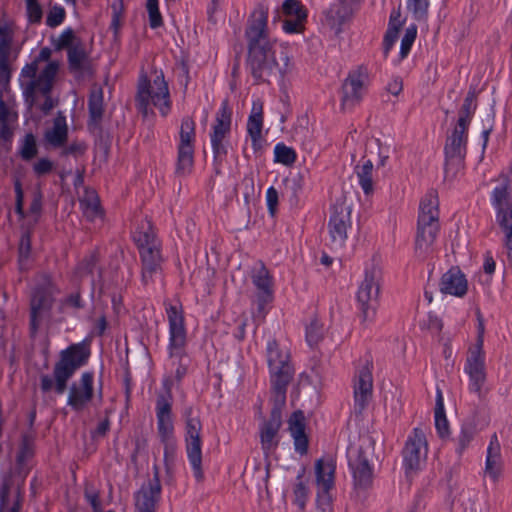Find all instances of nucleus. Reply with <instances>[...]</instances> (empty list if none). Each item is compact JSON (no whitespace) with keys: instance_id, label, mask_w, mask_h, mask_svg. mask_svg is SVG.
Masks as SVG:
<instances>
[{"instance_id":"1","label":"nucleus","mask_w":512,"mask_h":512,"mask_svg":"<svg viewBox=\"0 0 512 512\" xmlns=\"http://www.w3.org/2000/svg\"><path fill=\"white\" fill-rule=\"evenodd\" d=\"M267 12L259 9L254 12L253 20L246 29L248 40L247 65L257 83L270 82L271 78L285 73V67H281L276 61L273 46L267 38Z\"/></svg>"},{"instance_id":"2","label":"nucleus","mask_w":512,"mask_h":512,"mask_svg":"<svg viewBox=\"0 0 512 512\" xmlns=\"http://www.w3.org/2000/svg\"><path fill=\"white\" fill-rule=\"evenodd\" d=\"M90 348L84 342L71 344L60 352L59 360L55 363L53 377L48 374L40 376V389L43 393L50 392L53 388L59 395L67 389L69 379L76 370L84 366L90 357Z\"/></svg>"},{"instance_id":"3","label":"nucleus","mask_w":512,"mask_h":512,"mask_svg":"<svg viewBox=\"0 0 512 512\" xmlns=\"http://www.w3.org/2000/svg\"><path fill=\"white\" fill-rule=\"evenodd\" d=\"M439 201L435 190H430L421 200L415 237V255L425 260L433 250V244L440 230Z\"/></svg>"},{"instance_id":"4","label":"nucleus","mask_w":512,"mask_h":512,"mask_svg":"<svg viewBox=\"0 0 512 512\" xmlns=\"http://www.w3.org/2000/svg\"><path fill=\"white\" fill-rule=\"evenodd\" d=\"M141 260V282L144 286L154 283L163 273L164 259L161 245L150 222L142 224L133 234Z\"/></svg>"},{"instance_id":"5","label":"nucleus","mask_w":512,"mask_h":512,"mask_svg":"<svg viewBox=\"0 0 512 512\" xmlns=\"http://www.w3.org/2000/svg\"><path fill=\"white\" fill-rule=\"evenodd\" d=\"M135 102L137 109L144 117L148 116L150 105L158 108L163 117L169 114L171 110L170 93L162 72L156 75L153 81L146 74L140 75Z\"/></svg>"},{"instance_id":"6","label":"nucleus","mask_w":512,"mask_h":512,"mask_svg":"<svg viewBox=\"0 0 512 512\" xmlns=\"http://www.w3.org/2000/svg\"><path fill=\"white\" fill-rule=\"evenodd\" d=\"M267 364L270 373L272 395H278L280 402L286 398L287 388L294 377L290 355L283 351L275 339L269 340L266 347Z\"/></svg>"},{"instance_id":"7","label":"nucleus","mask_w":512,"mask_h":512,"mask_svg":"<svg viewBox=\"0 0 512 512\" xmlns=\"http://www.w3.org/2000/svg\"><path fill=\"white\" fill-rule=\"evenodd\" d=\"M166 313L169 323V355L171 358L179 359L175 377L181 381L186 375L188 367L185 352L187 336L182 306L169 304L166 306Z\"/></svg>"},{"instance_id":"8","label":"nucleus","mask_w":512,"mask_h":512,"mask_svg":"<svg viewBox=\"0 0 512 512\" xmlns=\"http://www.w3.org/2000/svg\"><path fill=\"white\" fill-rule=\"evenodd\" d=\"M492 205L496 209V221L505 234L508 259L512 263V197L510 180L503 176L498 180L491 194Z\"/></svg>"},{"instance_id":"9","label":"nucleus","mask_w":512,"mask_h":512,"mask_svg":"<svg viewBox=\"0 0 512 512\" xmlns=\"http://www.w3.org/2000/svg\"><path fill=\"white\" fill-rule=\"evenodd\" d=\"M185 417V444L188 460L192 466L193 474L197 482H202L204 473L202 469V423L192 407L184 411Z\"/></svg>"},{"instance_id":"10","label":"nucleus","mask_w":512,"mask_h":512,"mask_svg":"<svg viewBox=\"0 0 512 512\" xmlns=\"http://www.w3.org/2000/svg\"><path fill=\"white\" fill-rule=\"evenodd\" d=\"M381 271L376 266L366 269L356 299L362 323L374 319L379 304Z\"/></svg>"},{"instance_id":"11","label":"nucleus","mask_w":512,"mask_h":512,"mask_svg":"<svg viewBox=\"0 0 512 512\" xmlns=\"http://www.w3.org/2000/svg\"><path fill=\"white\" fill-rule=\"evenodd\" d=\"M231 123L232 112L228 106V102L223 101L216 113L215 122L210 134L214 171L217 175L221 174V166L227 156L228 149L226 139L231 132Z\"/></svg>"},{"instance_id":"12","label":"nucleus","mask_w":512,"mask_h":512,"mask_svg":"<svg viewBox=\"0 0 512 512\" xmlns=\"http://www.w3.org/2000/svg\"><path fill=\"white\" fill-rule=\"evenodd\" d=\"M351 206L345 200H337L331 207L327 224L332 249H341L348 239V230L352 228Z\"/></svg>"},{"instance_id":"13","label":"nucleus","mask_w":512,"mask_h":512,"mask_svg":"<svg viewBox=\"0 0 512 512\" xmlns=\"http://www.w3.org/2000/svg\"><path fill=\"white\" fill-rule=\"evenodd\" d=\"M468 128L455 126L451 134L447 135L444 145L445 176L450 173L454 176L463 166L467 154Z\"/></svg>"},{"instance_id":"14","label":"nucleus","mask_w":512,"mask_h":512,"mask_svg":"<svg viewBox=\"0 0 512 512\" xmlns=\"http://www.w3.org/2000/svg\"><path fill=\"white\" fill-rule=\"evenodd\" d=\"M180 143L177 151V163L175 174L179 177L187 176L191 173L194 163V141H195V122L186 116L182 119L180 127Z\"/></svg>"},{"instance_id":"15","label":"nucleus","mask_w":512,"mask_h":512,"mask_svg":"<svg viewBox=\"0 0 512 512\" xmlns=\"http://www.w3.org/2000/svg\"><path fill=\"white\" fill-rule=\"evenodd\" d=\"M54 305V297L50 290L45 287H37L33 290L30 298V319L29 333L35 338L42 322L50 318Z\"/></svg>"},{"instance_id":"16","label":"nucleus","mask_w":512,"mask_h":512,"mask_svg":"<svg viewBox=\"0 0 512 512\" xmlns=\"http://www.w3.org/2000/svg\"><path fill=\"white\" fill-rule=\"evenodd\" d=\"M273 407L268 420H265L260 426V442L265 454L277 448L279 440L278 432L282 425V408L285 405L286 398L280 402L278 395H272Z\"/></svg>"},{"instance_id":"17","label":"nucleus","mask_w":512,"mask_h":512,"mask_svg":"<svg viewBox=\"0 0 512 512\" xmlns=\"http://www.w3.org/2000/svg\"><path fill=\"white\" fill-rule=\"evenodd\" d=\"M427 452L426 433L422 428L416 427L409 435L402 452L406 473L418 470L421 462L425 460Z\"/></svg>"},{"instance_id":"18","label":"nucleus","mask_w":512,"mask_h":512,"mask_svg":"<svg viewBox=\"0 0 512 512\" xmlns=\"http://www.w3.org/2000/svg\"><path fill=\"white\" fill-rule=\"evenodd\" d=\"M464 372L468 375L469 391L475 393L479 399L484 398L486 395L484 387L487 380L485 353L468 351Z\"/></svg>"},{"instance_id":"19","label":"nucleus","mask_w":512,"mask_h":512,"mask_svg":"<svg viewBox=\"0 0 512 512\" xmlns=\"http://www.w3.org/2000/svg\"><path fill=\"white\" fill-rule=\"evenodd\" d=\"M94 373L85 371L79 381L69 387L67 405L74 411H82L94 397Z\"/></svg>"},{"instance_id":"20","label":"nucleus","mask_w":512,"mask_h":512,"mask_svg":"<svg viewBox=\"0 0 512 512\" xmlns=\"http://www.w3.org/2000/svg\"><path fill=\"white\" fill-rule=\"evenodd\" d=\"M58 64L56 62H49L46 67L41 71L38 77L31 80L24 89L25 103L29 108L36 105L37 93L47 94L50 93L53 87V81L58 71Z\"/></svg>"},{"instance_id":"21","label":"nucleus","mask_w":512,"mask_h":512,"mask_svg":"<svg viewBox=\"0 0 512 512\" xmlns=\"http://www.w3.org/2000/svg\"><path fill=\"white\" fill-rule=\"evenodd\" d=\"M373 390L372 365L369 362L359 369L354 380V411L361 415L367 408Z\"/></svg>"},{"instance_id":"22","label":"nucleus","mask_w":512,"mask_h":512,"mask_svg":"<svg viewBox=\"0 0 512 512\" xmlns=\"http://www.w3.org/2000/svg\"><path fill=\"white\" fill-rule=\"evenodd\" d=\"M161 484L159 469L154 466V476L147 484L135 493V512H156L157 503L160 499Z\"/></svg>"},{"instance_id":"23","label":"nucleus","mask_w":512,"mask_h":512,"mask_svg":"<svg viewBox=\"0 0 512 512\" xmlns=\"http://www.w3.org/2000/svg\"><path fill=\"white\" fill-rule=\"evenodd\" d=\"M157 431L163 443L173 438L174 426L172 421L171 393L168 389L167 395L160 394L156 400Z\"/></svg>"},{"instance_id":"24","label":"nucleus","mask_w":512,"mask_h":512,"mask_svg":"<svg viewBox=\"0 0 512 512\" xmlns=\"http://www.w3.org/2000/svg\"><path fill=\"white\" fill-rule=\"evenodd\" d=\"M362 2L363 0H338L324 11L327 25L331 28L342 26L353 18Z\"/></svg>"},{"instance_id":"25","label":"nucleus","mask_w":512,"mask_h":512,"mask_svg":"<svg viewBox=\"0 0 512 512\" xmlns=\"http://www.w3.org/2000/svg\"><path fill=\"white\" fill-rule=\"evenodd\" d=\"M366 75L359 69L350 73L342 85V108L351 109L358 104L363 96Z\"/></svg>"},{"instance_id":"26","label":"nucleus","mask_w":512,"mask_h":512,"mask_svg":"<svg viewBox=\"0 0 512 512\" xmlns=\"http://www.w3.org/2000/svg\"><path fill=\"white\" fill-rule=\"evenodd\" d=\"M22 499L20 484L15 483L11 475L5 476L0 485V508L12 512H19Z\"/></svg>"},{"instance_id":"27","label":"nucleus","mask_w":512,"mask_h":512,"mask_svg":"<svg viewBox=\"0 0 512 512\" xmlns=\"http://www.w3.org/2000/svg\"><path fill=\"white\" fill-rule=\"evenodd\" d=\"M288 430L294 440V448L300 455L308 452L309 438L306 434V418L302 410L294 411L288 419Z\"/></svg>"},{"instance_id":"28","label":"nucleus","mask_w":512,"mask_h":512,"mask_svg":"<svg viewBox=\"0 0 512 512\" xmlns=\"http://www.w3.org/2000/svg\"><path fill=\"white\" fill-rule=\"evenodd\" d=\"M439 287L443 294L462 298L468 291V282L459 267H451L441 276Z\"/></svg>"},{"instance_id":"29","label":"nucleus","mask_w":512,"mask_h":512,"mask_svg":"<svg viewBox=\"0 0 512 512\" xmlns=\"http://www.w3.org/2000/svg\"><path fill=\"white\" fill-rule=\"evenodd\" d=\"M352 470L354 486L359 489H366L372 485L373 471L366 455V451L360 447L357 458L349 463Z\"/></svg>"},{"instance_id":"30","label":"nucleus","mask_w":512,"mask_h":512,"mask_svg":"<svg viewBox=\"0 0 512 512\" xmlns=\"http://www.w3.org/2000/svg\"><path fill=\"white\" fill-rule=\"evenodd\" d=\"M252 282L258 290V306L262 309L273 299V278L263 263H261L260 268L252 275Z\"/></svg>"},{"instance_id":"31","label":"nucleus","mask_w":512,"mask_h":512,"mask_svg":"<svg viewBox=\"0 0 512 512\" xmlns=\"http://www.w3.org/2000/svg\"><path fill=\"white\" fill-rule=\"evenodd\" d=\"M88 110H89V128H96L102 121L104 114V96L103 89L100 86H94L91 89L88 98Z\"/></svg>"},{"instance_id":"32","label":"nucleus","mask_w":512,"mask_h":512,"mask_svg":"<svg viewBox=\"0 0 512 512\" xmlns=\"http://www.w3.org/2000/svg\"><path fill=\"white\" fill-rule=\"evenodd\" d=\"M403 24L404 20L401 19V7L399 6L397 9L392 10L389 17L388 28L383 38V52L385 57H387L388 53L397 41Z\"/></svg>"},{"instance_id":"33","label":"nucleus","mask_w":512,"mask_h":512,"mask_svg":"<svg viewBox=\"0 0 512 512\" xmlns=\"http://www.w3.org/2000/svg\"><path fill=\"white\" fill-rule=\"evenodd\" d=\"M336 465L332 459L324 461L322 458L315 463V476L318 488H334Z\"/></svg>"},{"instance_id":"34","label":"nucleus","mask_w":512,"mask_h":512,"mask_svg":"<svg viewBox=\"0 0 512 512\" xmlns=\"http://www.w3.org/2000/svg\"><path fill=\"white\" fill-rule=\"evenodd\" d=\"M68 67L71 72H82L89 63V56L85 45L81 41H77L73 47L67 52Z\"/></svg>"},{"instance_id":"35","label":"nucleus","mask_w":512,"mask_h":512,"mask_svg":"<svg viewBox=\"0 0 512 512\" xmlns=\"http://www.w3.org/2000/svg\"><path fill=\"white\" fill-rule=\"evenodd\" d=\"M500 459V444L496 434L491 437L490 444L487 449V457L485 464V473L493 480H496L501 471Z\"/></svg>"},{"instance_id":"36","label":"nucleus","mask_w":512,"mask_h":512,"mask_svg":"<svg viewBox=\"0 0 512 512\" xmlns=\"http://www.w3.org/2000/svg\"><path fill=\"white\" fill-rule=\"evenodd\" d=\"M45 138L53 147H62L68 138V127L65 118H56L52 130L46 132Z\"/></svg>"},{"instance_id":"37","label":"nucleus","mask_w":512,"mask_h":512,"mask_svg":"<svg viewBox=\"0 0 512 512\" xmlns=\"http://www.w3.org/2000/svg\"><path fill=\"white\" fill-rule=\"evenodd\" d=\"M435 427L441 438L449 434V422L446 418L442 391L438 388L435 403Z\"/></svg>"},{"instance_id":"38","label":"nucleus","mask_w":512,"mask_h":512,"mask_svg":"<svg viewBox=\"0 0 512 512\" xmlns=\"http://www.w3.org/2000/svg\"><path fill=\"white\" fill-rule=\"evenodd\" d=\"M263 128V103L260 100L254 101L251 113L247 121V132L249 136L261 135Z\"/></svg>"},{"instance_id":"39","label":"nucleus","mask_w":512,"mask_h":512,"mask_svg":"<svg viewBox=\"0 0 512 512\" xmlns=\"http://www.w3.org/2000/svg\"><path fill=\"white\" fill-rule=\"evenodd\" d=\"M38 154V145L35 135L32 132L26 133L20 140L18 155L23 161L29 162Z\"/></svg>"},{"instance_id":"40","label":"nucleus","mask_w":512,"mask_h":512,"mask_svg":"<svg viewBox=\"0 0 512 512\" xmlns=\"http://www.w3.org/2000/svg\"><path fill=\"white\" fill-rule=\"evenodd\" d=\"M373 163L371 160H367L363 165H357L355 167V173L358 177L359 184L366 195L373 192Z\"/></svg>"},{"instance_id":"41","label":"nucleus","mask_w":512,"mask_h":512,"mask_svg":"<svg viewBox=\"0 0 512 512\" xmlns=\"http://www.w3.org/2000/svg\"><path fill=\"white\" fill-rule=\"evenodd\" d=\"M476 435V427L472 422L463 423L456 441V452L462 455Z\"/></svg>"},{"instance_id":"42","label":"nucleus","mask_w":512,"mask_h":512,"mask_svg":"<svg viewBox=\"0 0 512 512\" xmlns=\"http://www.w3.org/2000/svg\"><path fill=\"white\" fill-rule=\"evenodd\" d=\"M305 474V468H301L296 479L297 483L294 486L293 494H294V503L301 509L304 510L306 506V502L308 499V488L305 483L302 481V478Z\"/></svg>"},{"instance_id":"43","label":"nucleus","mask_w":512,"mask_h":512,"mask_svg":"<svg viewBox=\"0 0 512 512\" xmlns=\"http://www.w3.org/2000/svg\"><path fill=\"white\" fill-rule=\"evenodd\" d=\"M32 230L30 228L25 229L21 233V237L18 244V261L20 265H23L28 261L32 250Z\"/></svg>"},{"instance_id":"44","label":"nucleus","mask_w":512,"mask_h":512,"mask_svg":"<svg viewBox=\"0 0 512 512\" xmlns=\"http://www.w3.org/2000/svg\"><path fill=\"white\" fill-rule=\"evenodd\" d=\"M429 5V0H407V10L416 21L427 20Z\"/></svg>"},{"instance_id":"45","label":"nucleus","mask_w":512,"mask_h":512,"mask_svg":"<svg viewBox=\"0 0 512 512\" xmlns=\"http://www.w3.org/2000/svg\"><path fill=\"white\" fill-rule=\"evenodd\" d=\"M274 161L291 166L296 161V152L293 148L286 146L284 143L276 144L274 148Z\"/></svg>"},{"instance_id":"46","label":"nucleus","mask_w":512,"mask_h":512,"mask_svg":"<svg viewBox=\"0 0 512 512\" xmlns=\"http://www.w3.org/2000/svg\"><path fill=\"white\" fill-rule=\"evenodd\" d=\"M282 10L288 17L307 19V9L300 0H285Z\"/></svg>"},{"instance_id":"47","label":"nucleus","mask_w":512,"mask_h":512,"mask_svg":"<svg viewBox=\"0 0 512 512\" xmlns=\"http://www.w3.org/2000/svg\"><path fill=\"white\" fill-rule=\"evenodd\" d=\"M80 203L84 206L85 213L91 218H94L101 213L99 198L95 191L86 190V195Z\"/></svg>"},{"instance_id":"48","label":"nucleus","mask_w":512,"mask_h":512,"mask_svg":"<svg viewBox=\"0 0 512 512\" xmlns=\"http://www.w3.org/2000/svg\"><path fill=\"white\" fill-rule=\"evenodd\" d=\"M323 335V325L317 319H313L306 327L307 343L313 347L323 339Z\"/></svg>"},{"instance_id":"49","label":"nucleus","mask_w":512,"mask_h":512,"mask_svg":"<svg viewBox=\"0 0 512 512\" xmlns=\"http://www.w3.org/2000/svg\"><path fill=\"white\" fill-rule=\"evenodd\" d=\"M34 439L30 434H23L19 452L17 454V463L23 464L27 459L33 456Z\"/></svg>"},{"instance_id":"50","label":"nucleus","mask_w":512,"mask_h":512,"mask_svg":"<svg viewBox=\"0 0 512 512\" xmlns=\"http://www.w3.org/2000/svg\"><path fill=\"white\" fill-rule=\"evenodd\" d=\"M333 488H318L316 505L321 512H333V498L330 491Z\"/></svg>"},{"instance_id":"51","label":"nucleus","mask_w":512,"mask_h":512,"mask_svg":"<svg viewBox=\"0 0 512 512\" xmlns=\"http://www.w3.org/2000/svg\"><path fill=\"white\" fill-rule=\"evenodd\" d=\"M416 36H417V26L416 25L412 24L406 28L405 34L401 40V47H400V58L401 59H404L405 57H407L415 39H416Z\"/></svg>"},{"instance_id":"52","label":"nucleus","mask_w":512,"mask_h":512,"mask_svg":"<svg viewBox=\"0 0 512 512\" xmlns=\"http://www.w3.org/2000/svg\"><path fill=\"white\" fill-rule=\"evenodd\" d=\"M66 16V11L62 6L54 5L50 7L47 17L46 25L50 28H55L62 24Z\"/></svg>"},{"instance_id":"53","label":"nucleus","mask_w":512,"mask_h":512,"mask_svg":"<svg viewBox=\"0 0 512 512\" xmlns=\"http://www.w3.org/2000/svg\"><path fill=\"white\" fill-rule=\"evenodd\" d=\"M75 34L72 28L65 29L58 37V39L54 43V48L57 51L67 49V51L70 49V47H73L75 42Z\"/></svg>"},{"instance_id":"54","label":"nucleus","mask_w":512,"mask_h":512,"mask_svg":"<svg viewBox=\"0 0 512 512\" xmlns=\"http://www.w3.org/2000/svg\"><path fill=\"white\" fill-rule=\"evenodd\" d=\"M27 19L30 23H40L43 16L42 7L38 0H25Z\"/></svg>"},{"instance_id":"55","label":"nucleus","mask_w":512,"mask_h":512,"mask_svg":"<svg viewBox=\"0 0 512 512\" xmlns=\"http://www.w3.org/2000/svg\"><path fill=\"white\" fill-rule=\"evenodd\" d=\"M112 19L110 29L113 30L114 35L117 36L121 27V18L124 12L123 0H116L112 6Z\"/></svg>"},{"instance_id":"56","label":"nucleus","mask_w":512,"mask_h":512,"mask_svg":"<svg viewBox=\"0 0 512 512\" xmlns=\"http://www.w3.org/2000/svg\"><path fill=\"white\" fill-rule=\"evenodd\" d=\"M477 108V105H472L467 102H463L461 109L459 111V118L457 121V126L469 128V124L471 122V118Z\"/></svg>"},{"instance_id":"57","label":"nucleus","mask_w":512,"mask_h":512,"mask_svg":"<svg viewBox=\"0 0 512 512\" xmlns=\"http://www.w3.org/2000/svg\"><path fill=\"white\" fill-rule=\"evenodd\" d=\"M12 44V34L7 26H0V56H9Z\"/></svg>"},{"instance_id":"58","label":"nucleus","mask_w":512,"mask_h":512,"mask_svg":"<svg viewBox=\"0 0 512 512\" xmlns=\"http://www.w3.org/2000/svg\"><path fill=\"white\" fill-rule=\"evenodd\" d=\"M54 169V163L46 158H40L33 164V172L37 177H43L50 174Z\"/></svg>"},{"instance_id":"59","label":"nucleus","mask_w":512,"mask_h":512,"mask_svg":"<svg viewBox=\"0 0 512 512\" xmlns=\"http://www.w3.org/2000/svg\"><path fill=\"white\" fill-rule=\"evenodd\" d=\"M15 190V212L19 215L21 219L25 217L24 211V192L22 189V184L20 180H16L14 183Z\"/></svg>"},{"instance_id":"60","label":"nucleus","mask_w":512,"mask_h":512,"mask_svg":"<svg viewBox=\"0 0 512 512\" xmlns=\"http://www.w3.org/2000/svg\"><path fill=\"white\" fill-rule=\"evenodd\" d=\"M278 198H279V195H278V191L276 190V188L273 186L269 187L266 191V202H267L268 211L271 216H274L276 214L277 206H278Z\"/></svg>"},{"instance_id":"61","label":"nucleus","mask_w":512,"mask_h":512,"mask_svg":"<svg viewBox=\"0 0 512 512\" xmlns=\"http://www.w3.org/2000/svg\"><path fill=\"white\" fill-rule=\"evenodd\" d=\"M306 19L294 18L283 21V29L287 33H300L304 29Z\"/></svg>"},{"instance_id":"62","label":"nucleus","mask_w":512,"mask_h":512,"mask_svg":"<svg viewBox=\"0 0 512 512\" xmlns=\"http://www.w3.org/2000/svg\"><path fill=\"white\" fill-rule=\"evenodd\" d=\"M42 193L40 191L34 193L33 199L30 203L29 213L35 215L34 224L39 221L42 212Z\"/></svg>"},{"instance_id":"63","label":"nucleus","mask_w":512,"mask_h":512,"mask_svg":"<svg viewBox=\"0 0 512 512\" xmlns=\"http://www.w3.org/2000/svg\"><path fill=\"white\" fill-rule=\"evenodd\" d=\"M87 149V146L84 142H72L67 147H65L62 151L63 156H74L78 157L80 155H83Z\"/></svg>"},{"instance_id":"64","label":"nucleus","mask_w":512,"mask_h":512,"mask_svg":"<svg viewBox=\"0 0 512 512\" xmlns=\"http://www.w3.org/2000/svg\"><path fill=\"white\" fill-rule=\"evenodd\" d=\"M10 78L9 56H0V83L7 85L10 82Z\"/></svg>"}]
</instances>
